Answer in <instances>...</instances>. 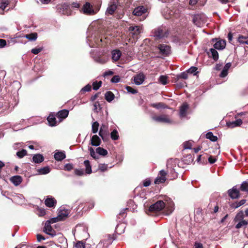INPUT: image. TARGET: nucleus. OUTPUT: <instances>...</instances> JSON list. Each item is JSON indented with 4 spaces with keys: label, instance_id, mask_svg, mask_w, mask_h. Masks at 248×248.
<instances>
[{
    "label": "nucleus",
    "instance_id": "obj_43",
    "mask_svg": "<svg viewBox=\"0 0 248 248\" xmlns=\"http://www.w3.org/2000/svg\"><path fill=\"white\" fill-rule=\"evenodd\" d=\"M239 222L236 225V228L239 229L244 226H246L248 224V221L245 220H239Z\"/></svg>",
    "mask_w": 248,
    "mask_h": 248
},
{
    "label": "nucleus",
    "instance_id": "obj_4",
    "mask_svg": "<svg viewBox=\"0 0 248 248\" xmlns=\"http://www.w3.org/2000/svg\"><path fill=\"white\" fill-rule=\"evenodd\" d=\"M57 11L59 13L64 15H70L71 11L69 5L66 3L60 4L56 6Z\"/></svg>",
    "mask_w": 248,
    "mask_h": 248
},
{
    "label": "nucleus",
    "instance_id": "obj_21",
    "mask_svg": "<svg viewBox=\"0 0 248 248\" xmlns=\"http://www.w3.org/2000/svg\"><path fill=\"white\" fill-rule=\"evenodd\" d=\"M226 42L224 40H219L217 41L214 45V47L215 49H222L225 48Z\"/></svg>",
    "mask_w": 248,
    "mask_h": 248
},
{
    "label": "nucleus",
    "instance_id": "obj_57",
    "mask_svg": "<svg viewBox=\"0 0 248 248\" xmlns=\"http://www.w3.org/2000/svg\"><path fill=\"white\" fill-rule=\"evenodd\" d=\"M75 173L77 175L81 176L84 174V172L82 170H76Z\"/></svg>",
    "mask_w": 248,
    "mask_h": 248
},
{
    "label": "nucleus",
    "instance_id": "obj_14",
    "mask_svg": "<svg viewBox=\"0 0 248 248\" xmlns=\"http://www.w3.org/2000/svg\"><path fill=\"white\" fill-rule=\"evenodd\" d=\"M145 79V76L142 73L137 75L134 78V83L138 85L141 84Z\"/></svg>",
    "mask_w": 248,
    "mask_h": 248
},
{
    "label": "nucleus",
    "instance_id": "obj_24",
    "mask_svg": "<svg viewBox=\"0 0 248 248\" xmlns=\"http://www.w3.org/2000/svg\"><path fill=\"white\" fill-rule=\"evenodd\" d=\"M112 59L114 61H117L119 60L121 56V52L119 50H114L112 51Z\"/></svg>",
    "mask_w": 248,
    "mask_h": 248
},
{
    "label": "nucleus",
    "instance_id": "obj_17",
    "mask_svg": "<svg viewBox=\"0 0 248 248\" xmlns=\"http://www.w3.org/2000/svg\"><path fill=\"white\" fill-rule=\"evenodd\" d=\"M242 124V120L239 119L236 121L228 122L227 123V125L229 127L234 128L236 126H240Z\"/></svg>",
    "mask_w": 248,
    "mask_h": 248
},
{
    "label": "nucleus",
    "instance_id": "obj_33",
    "mask_svg": "<svg viewBox=\"0 0 248 248\" xmlns=\"http://www.w3.org/2000/svg\"><path fill=\"white\" fill-rule=\"evenodd\" d=\"M206 138L212 141H216L217 140V137L213 135L211 132H209L206 134Z\"/></svg>",
    "mask_w": 248,
    "mask_h": 248
},
{
    "label": "nucleus",
    "instance_id": "obj_36",
    "mask_svg": "<svg viewBox=\"0 0 248 248\" xmlns=\"http://www.w3.org/2000/svg\"><path fill=\"white\" fill-rule=\"evenodd\" d=\"M238 41L241 44L248 45V37L240 36L238 37Z\"/></svg>",
    "mask_w": 248,
    "mask_h": 248
},
{
    "label": "nucleus",
    "instance_id": "obj_9",
    "mask_svg": "<svg viewBox=\"0 0 248 248\" xmlns=\"http://www.w3.org/2000/svg\"><path fill=\"white\" fill-rule=\"evenodd\" d=\"M166 175L167 172L164 170H161L155 180V184H160L164 183L166 180Z\"/></svg>",
    "mask_w": 248,
    "mask_h": 248
},
{
    "label": "nucleus",
    "instance_id": "obj_47",
    "mask_svg": "<svg viewBox=\"0 0 248 248\" xmlns=\"http://www.w3.org/2000/svg\"><path fill=\"white\" fill-rule=\"evenodd\" d=\"M178 78L187 79L188 78L187 73L183 72L177 76Z\"/></svg>",
    "mask_w": 248,
    "mask_h": 248
},
{
    "label": "nucleus",
    "instance_id": "obj_13",
    "mask_svg": "<svg viewBox=\"0 0 248 248\" xmlns=\"http://www.w3.org/2000/svg\"><path fill=\"white\" fill-rule=\"evenodd\" d=\"M147 12V9L143 6H138L135 8L133 12L134 15L136 16H141L143 14Z\"/></svg>",
    "mask_w": 248,
    "mask_h": 248
},
{
    "label": "nucleus",
    "instance_id": "obj_6",
    "mask_svg": "<svg viewBox=\"0 0 248 248\" xmlns=\"http://www.w3.org/2000/svg\"><path fill=\"white\" fill-rule=\"evenodd\" d=\"M99 135L101 137L103 141H107L109 137V132L108 125L102 124L100 127Z\"/></svg>",
    "mask_w": 248,
    "mask_h": 248
},
{
    "label": "nucleus",
    "instance_id": "obj_54",
    "mask_svg": "<svg viewBox=\"0 0 248 248\" xmlns=\"http://www.w3.org/2000/svg\"><path fill=\"white\" fill-rule=\"evenodd\" d=\"M73 169V165L71 164H66L64 167V169L65 170L69 171Z\"/></svg>",
    "mask_w": 248,
    "mask_h": 248
},
{
    "label": "nucleus",
    "instance_id": "obj_60",
    "mask_svg": "<svg viewBox=\"0 0 248 248\" xmlns=\"http://www.w3.org/2000/svg\"><path fill=\"white\" fill-rule=\"evenodd\" d=\"M217 160V159L215 158H214L212 156H210L208 158V161L210 163L213 164Z\"/></svg>",
    "mask_w": 248,
    "mask_h": 248
},
{
    "label": "nucleus",
    "instance_id": "obj_40",
    "mask_svg": "<svg viewBox=\"0 0 248 248\" xmlns=\"http://www.w3.org/2000/svg\"><path fill=\"white\" fill-rule=\"evenodd\" d=\"M242 191H244L248 193V183L244 182L242 183L240 188Z\"/></svg>",
    "mask_w": 248,
    "mask_h": 248
},
{
    "label": "nucleus",
    "instance_id": "obj_50",
    "mask_svg": "<svg viewBox=\"0 0 248 248\" xmlns=\"http://www.w3.org/2000/svg\"><path fill=\"white\" fill-rule=\"evenodd\" d=\"M42 49H43V48H42V47H39V48L35 47V48L32 49L31 50V53H32L34 54H37L39 52H40L42 50Z\"/></svg>",
    "mask_w": 248,
    "mask_h": 248
},
{
    "label": "nucleus",
    "instance_id": "obj_20",
    "mask_svg": "<svg viewBox=\"0 0 248 248\" xmlns=\"http://www.w3.org/2000/svg\"><path fill=\"white\" fill-rule=\"evenodd\" d=\"M232 64L231 62H228L226 63L224 66L220 74V77L221 78H224L226 77L228 74V71L229 68L231 67Z\"/></svg>",
    "mask_w": 248,
    "mask_h": 248
},
{
    "label": "nucleus",
    "instance_id": "obj_51",
    "mask_svg": "<svg viewBox=\"0 0 248 248\" xmlns=\"http://www.w3.org/2000/svg\"><path fill=\"white\" fill-rule=\"evenodd\" d=\"M91 90V86L90 84H88L86 85L84 87H83L81 91L83 92H89Z\"/></svg>",
    "mask_w": 248,
    "mask_h": 248
},
{
    "label": "nucleus",
    "instance_id": "obj_52",
    "mask_svg": "<svg viewBox=\"0 0 248 248\" xmlns=\"http://www.w3.org/2000/svg\"><path fill=\"white\" fill-rule=\"evenodd\" d=\"M75 247L76 248H85V245L81 241H78L76 243Z\"/></svg>",
    "mask_w": 248,
    "mask_h": 248
},
{
    "label": "nucleus",
    "instance_id": "obj_37",
    "mask_svg": "<svg viewBox=\"0 0 248 248\" xmlns=\"http://www.w3.org/2000/svg\"><path fill=\"white\" fill-rule=\"evenodd\" d=\"M96 151L97 153L100 155L105 156L108 154V151L106 149L101 147H98Z\"/></svg>",
    "mask_w": 248,
    "mask_h": 248
},
{
    "label": "nucleus",
    "instance_id": "obj_29",
    "mask_svg": "<svg viewBox=\"0 0 248 248\" xmlns=\"http://www.w3.org/2000/svg\"><path fill=\"white\" fill-rule=\"evenodd\" d=\"M47 120L49 123V124L50 126H55L56 125V120L55 117L53 115H49L47 118Z\"/></svg>",
    "mask_w": 248,
    "mask_h": 248
},
{
    "label": "nucleus",
    "instance_id": "obj_45",
    "mask_svg": "<svg viewBox=\"0 0 248 248\" xmlns=\"http://www.w3.org/2000/svg\"><path fill=\"white\" fill-rule=\"evenodd\" d=\"M8 4V3L7 1L5 0H1L0 1V8L3 10Z\"/></svg>",
    "mask_w": 248,
    "mask_h": 248
},
{
    "label": "nucleus",
    "instance_id": "obj_23",
    "mask_svg": "<svg viewBox=\"0 0 248 248\" xmlns=\"http://www.w3.org/2000/svg\"><path fill=\"white\" fill-rule=\"evenodd\" d=\"M68 113H69L68 110H67L66 109H63V110L59 111L58 112L57 115V117L59 119H61L62 120L63 119L66 118L68 116Z\"/></svg>",
    "mask_w": 248,
    "mask_h": 248
},
{
    "label": "nucleus",
    "instance_id": "obj_41",
    "mask_svg": "<svg viewBox=\"0 0 248 248\" xmlns=\"http://www.w3.org/2000/svg\"><path fill=\"white\" fill-rule=\"evenodd\" d=\"M244 217V212L243 211L239 212L235 216L234 220L235 221L243 220Z\"/></svg>",
    "mask_w": 248,
    "mask_h": 248
},
{
    "label": "nucleus",
    "instance_id": "obj_16",
    "mask_svg": "<svg viewBox=\"0 0 248 248\" xmlns=\"http://www.w3.org/2000/svg\"><path fill=\"white\" fill-rule=\"evenodd\" d=\"M91 142L93 146H98L101 143V140L97 135H95L92 137Z\"/></svg>",
    "mask_w": 248,
    "mask_h": 248
},
{
    "label": "nucleus",
    "instance_id": "obj_12",
    "mask_svg": "<svg viewBox=\"0 0 248 248\" xmlns=\"http://www.w3.org/2000/svg\"><path fill=\"white\" fill-rule=\"evenodd\" d=\"M228 194L232 199H237L239 197V190L236 186H233L232 189L228 190Z\"/></svg>",
    "mask_w": 248,
    "mask_h": 248
},
{
    "label": "nucleus",
    "instance_id": "obj_59",
    "mask_svg": "<svg viewBox=\"0 0 248 248\" xmlns=\"http://www.w3.org/2000/svg\"><path fill=\"white\" fill-rule=\"evenodd\" d=\"M246 200H241L239 202H238V203H237V205L236 206H235V208H237L243 204H245V203L246 202Z\"/></svg>",
    "mask_w": 248,
    "mask_h": 248
},
{
    "label": "nucleus",
    "instance_id": "obj_56",
    "mask_svg": "<svg viewBox=\"0 0 248 248\" xmlns=\"http://www.w3.org/2000/svg\"><path fill=\"white\" fill-rule=\"evenodd\" d=\"M194 248H203V247L202 243L196 242L194 245Z\"/></svg>",
    "mask_w": 248,
    "mask_h": 248
},
{
    "label": "nucleus",
    "instance_id": "obj_15",
    "mask_svg": "<svg viewBox=\"0 0 248 248\" xmlns=\"http://www.w3.org/2000/svg\"><path fill=\"white\" fill-rule=\"evenodd\" d=\"M188 108V105L187 103H184L180 108V116L184 118L186 116L187 110Z\"/></svg>",
    "mask_w": 248,
    "mask_h": 248
},
{
    "label": "nucleus",
    "instance_id": "obj_64",
    "mask_svg": "<svg viewBox=\"0 0 248 248\" xmlns=\"http://www.w3.org/2000/svg\"><path fill=\"white\" fill-rule=\"evenodd\" d=\"M22 146V144L21 143H16L14 145V148L15 149H17L19 147H21Z\"/></svg>",
    "mask_w": 248,
    "mask_h": 248
},
{
    "label": "nucleus",
    "instance_id": "obj_61",
    "mask_svg": "<svg viewBox=\"0 0 248 248\" xmlns=\"http://www.w3.org/2000/svg\"><path fill=\"white\" fill-rule=\"evenodd\" d=\"M6 45V42L5 40L0 39V47H3Z\"/></svg>",
    "mask_w": 248,
    "mask_h": 248
},
{
    "label": "nucleus",
    "instance_id": "obj_26",
    "mask_svg": "<svg viewBox=\"0 0 248 248\" xmlns=\"http://www.w3.org/2000/svg\"><path fill=\"white\" fill-rule=\"evenodd\" d=\"M55 159L57 161H61L65 158V155L62 152L56 153L54 155Z\"/></svg>",
    "mask_w": 248,
    "mask_h": 248
},
{
    "label": "nucleus",
    "instance_id": "obj_31",
    "mask_svg": "<svg viewBox=\"0 0 248 248\" xmlns=\"http://www.w3.org/2000/svg\"><path fill=\"white\" fill-rule=\"evenodd\" d=\"M158 81L162 85H166L168 83V77L166 76H160L158 78Z\"/></svg>",
    "mask_w": 248,
    "mask_h": 248
},
{
    "label": "nucleus",
    "instance_id": "obj_2",
    "mask_svg": "<svg viewBox=\"0 0 248 248\" xmlns=\"http://www.w3.org/2000/svg\"><path fill=\"white\" fill-rule=\"evenodd\" d=\"M206 17L203 14H197L193 17V22L198 27H201L206 22Z\"/></svg>",
    "mask_w": 248,
    "mask_h": 248
},
{
    "label": "nucleus",
    "instance_id": "obj_25",
    "mask_svg": "<svg viewBox=\"0 0 248 248\" xmlns=\"http://www.w3.org/2000/svg\"><path fill=\"white\" fill-rule=\"evenodd\" d=\"M208 54L210 56H211L215 61H217L218 59V54L215 48H211Z\"/></svg>",
    "mask_w": 248,
    "mask_h": 248
},
{
    "label": "nucleus",
    "instance_id": "obj_32",
    "mask_svg": "<svg viewBox=\"0 0 248 248\" xmlns=\"http://www.w3.org/2000/svg\"><path fill=\"white\" fill-rule=\"evenodd\" d=\"M25 37L31 41H35L37 38V34L36 33H32L26 34Z\"/></svg>",
    "mask_w": 248,
    "mask_h": 248
},
{
    "label": "nucleus",
    "instance_id": "obj_27",
    "mask_svg": "<svg viewBox=\"0 0 248 248\" xmlns=\"http://www.w3.org/2000/svg\"><path fill=\"white\" fill-rule=\"evenodd\" d=\"M105 99L108 102L112 101L114 98V94L110 91L107 92L105 94Z\"/></svg>",
    "mask_w": 248,
    "mask_h": 248
},
{
    "label": "nucleus",
    "instance_id": "obj_30",
    "mask_svg": "<svg viewBox=\"0 0 248 248\" xmlns=\"http://www.w3.org/2000/svg\"><path fill=\"white\" fill-rule=\"evenodd\" d=\"M84 164L86 167V172L87 174L91 173L92 168L90 165V161L88 160H86L84 161Z\"/></svg>",
    "mask_w": 248,
    "mask_h": 248
},
{
    "label": "nucleus",
    "instance_id": "obj_35",
    "mask_svg": "<svg viewBox=\"0 0 248 248\" xmlns=\"http://www.w3.org/2000/svg\"><path fill=\"white\" fill-rule=\"evenodd\" d=\"M50 171V169L48 167H45L41 168L38 170V172L41 174H46L48 173Z\"/></svg>",
    "mask_w": 248,
    "mask_h": 248
},
{
    "label": "nucleus",
    "instance_id": "obj_44",
    "mask_svg": "<svg viewBox=\"0 0 248 248\" xmlns=\"http://www.w3.org/2000/svg\"><path fill=\"white\" fill-rule=\"evenodd\" d=\"M102 83L101 81L93 82V89L94 90H97L101 87Z\"/></svg>",
    "mask_w": 248,
    "mask_h": 248
},
{
    "label": "nucleus",
    "instance_id": "obj_42",
    "mask_svg": "<svg viewBox=\"0 0 248 248\" xmlns=\"http://www.w3.org/2000/svg\"><path fill=\"white\" fill-rule=\"evenodd\" d=\"M27 154V151L25 149H22V150L17 152L16 153V155L19 158H21L25 156Z\"/></svg>",
    "mask_w": 248,
    "mask_h": 248
},
{
    "label": "nucleus",
    "instance_id": "obj_10",
    "mask_svg": "<svg viewBox=\"0 0 248 248\" xmlns=\"http://www.w3.org/2000/svg\"><path fill=\"white\" fill-rule=\"evenodd\" d=\"M68 210H60L59 212L58 216L57 217L53 218L51 222L52 223L56 222L58 221L62 220L68 215Z\"/></svg>",
    "mask_w": 248,
    "mask_h": 248
},
{
    "label": "nucleus",
    "instance_id": "obj_46",
    "mask_svg": "<svg viewBox=\"0 0 248 248\" xmlns=\"http://www.w3.org/2000/svg\"><path fill=\"white\" fill-rule=\"evenodd\" d=\"M184 147L186 149H190L192 147V141H188L184 143Z\"/></svg>",
    "mask_w": 248,
    "mask_h": 248
},
{
    "label": "nucleus",
    "instance_id": "obj_62",
    "mask_svg": "<svg viewBox=\"0 0 248 248\" xmlns=\"http://www.w3.org/2000/svg\"><path fill=\"white\" fill-rule=\"evenodd\" d=\"M151 184V181L149 180H145L143 182V186L145 187L148 186Z\"/></svg>",
    "mask_w": 248,
    "mask_h": 248
},
{
    "label": "nucleus",
    "instance_id": "obj_11",
    "mask_svg": "<svg viewBox=\"0 0 248 248\" xmlns=\"http://www.w3.org/2000/svg\"><path fill=\"white\" fill-rule=\"evenodd\" d=\"M158 48L160 53L164 56H168L170 53V48L169 46L161 44L158 46Z\"/></svg>",
    "mask_w": 248,
    "mask_h": 248
},
{
    "label": "nucleus",
    "instance_id": "obj_22",
    "mask_svg": "<svg viewBox=\"0 0 248 248\" xmlns=\"http://www.w3.org/2000/svg\"><path fill=\"white\" fill-rule=\"evenodd\" d=\"M129 30L134 35H138L141 32V28L139 26H130L129 28Z\"/></svg>",
    "mask_w": 248,
    "mask_h": 248
},
{
    "label": "nucleus",
    "instance_id": "obj_55",
    "mask_svg": "<svg viewBox=\"0 0 248 248\" xmlns=\"http://www.w3.org/2000/svg\"><path fill=\"white\" fill-rule=\"evenodd\" d=\"M152 106L154 108L159 109L160 108H163L164 104L161 103H159L156 104H153L152 105Z\"/></svg>",
    "mask_w": 248,
    "mask_h": 248
},
{
    "label": "nucleus",
    "instance_id": "obj_39",
    "mask_svg": "<svg viewBox=\"0 0 248 248\" xmlns=\"http://www.w3.org/2000/svg\"><path fill=\"white\" fill-rule=\"evenodd\" d=\"M50 222H46L45 224L44 229H45L46 232L48 234H50V232L52 231V228L50 225Z\"/></svg>",
    "mask_w": 248,
    "mask_h": 248
},
{
    "label": "nucleus",
    "instance_id": "obj_19",
    "mask_svg": "<svg viewBox=\"0 0 248 248\" xmlns=\"http://www.w3.org/2000/svg\"><path fill=\"white\" fill-rule=\"evenodd\" d=\"M56 200L53 198H47L45 200V204L49 207H53L56 204Z\"/></svg>",
    "mask_w": 248,
    "mask_h": 248
},
{
    "label": "nucleus",
    "instance_id": "obj_63",
    "mask_svg": "<svg viewBox=\"0 0 248 248\" xmlns=\"http://www.w3.org/2000/svg\"><path fill=\"white\" fill-rule=\"evenodd\" d=\"M71 7L72 8H79L80 7V5L78 3L73 2L72 3Z\"/></svg>",
    "mask_w": 248,
    "mask_h": 248
},
{
    "label": "nucleus",
    "instance_id": "obj_5",
    "mask_svg": "<svg viewBox=\"0 0 248 248\" xmlns=\"http://www.w3.org/2000/svg\"><path fill=\"white\" fill-rule=\"evenodd\" d=\"M80 11L82 13L87 15H93L96 13L93 5L88 2H86L84 4L82 8L80 10Z\"/></svg>",
    "mask_w": 248,
    "mask_h": 248
},
{
    "label": "nucleus",
    "instance_id": "obj_8",
    "mask_svg": "<svg viewBox=\"0 0 248 248\" xmlns=\"http://www.w3.org/2000/svg\"><path fill=\"white\" fill-rule=\"evenodd\" d=\"M119 0H111L106 11V14L112 15L117 9Z\"/></svg>",
    "mask_w": 248,
    "mask_h": 248
},
{
    "label": "nucleus",
    "instance_id": "obj_28",
    "mask_svg": "<svg viewBox=\"0 0 248 248\" xmlns=\"http://www.w3.org/2000/svg\"><path fill=\"white\" fill-rule=\"evenodd\" d=\"M32 159L35 163H39L43 161L44 157L40 154H37L33 156Z\"/></svg>",
    "mask_w": 248,
    "mask_h": 248
},
{
    "label": "nucleus",
    "instance_id": "obj_1",
    "mask_svg": "<svg viewBox=\"0 0 248 248\" xmlns=\"http://www.w3.org/2000/svg\"><path fill=\"white\" fill-rule=\"evenodd\" d=\"M165 208V214L167 215L170 214L174 210V203L169 198H166L164 201L159 200L154 204H152L148 210L150 213H157Z\"/></svg>",
    "mask_w": 248,
    "mask_h": 248
},
{
    "label": "nucleus",
    "instance_id": "obj_48",
    "mask_svg": "<svg viewBox=\"0 0 248 248\" xmlns=\"http://www.w3.org/2000/svg\"><path fill=\"white\" fill-rule=\"evenodd\" d=\"M126 91L132 94H135L137 93V91L130 86H126L125 88Z\"/></svg>",
    "mask_w": 248,
    "mask_h": 248
},
{
    "label": "nucleus",
    "instance_id": "obj_7",
    "mask_svg": "<svg viewBox=\"0 0 248 248\" xmlns=\"http://www.w3.org/2000/svg\"><path fill=\"white\" fill-rule=\"evenodd\" d=\"M152 119L157 122L166 124H172V121L167 115H160L159 116H154Z\"/></svg>",
    "mask_w": 248,
    "mask_h": 248
},
{
    "label": "nucleus",
    "instance_id": "obj_18",
    "mask_svg": "<svg viewBox=\"0 0 248 248\" xmlns=\"http://www.w3.org/2000/svg\"><path fill=\"white\" fill-rule=\"evenodd\" d=\"M11 181L16 186H18L22 181V178L21 176L19 175H16L10 178Z\"/></svg>",
    "mask_w": 248,
    "mask_h": 248
},
{
    "label": "nucleus",
    "instance_id": "obj_49",
    "mask_svg": "<svg viewBox=\"0 0 248 248\" xmlns=\"http://www.w3.org/2000/svg\"><path fill=\"white\" fill-rule=\"evenodd\" d=\"M197 69V68L196 67H191L187 70V73L193 74L194 75H196V71Z\"/></svg>",
    "mask_w": 248,
    "mask_h": 248
},
{
    "label": "nucleus",
    "instance_id": "obj_34",
    "mask_svg": "<svg viewBox=\"0 0 248 248\" xmlns=\"http://www.w3.org/2000/svg\"><path fill=\"white\" fill-rule=\"evenodd\" d=\"M110 137L112 140H118L119 136L117 130H113L110 133Z\"/></svg>",
    "mask_w": 248,
    "mask_h": 248
},
{
    "label": "nucleus",
    "instance_id": "obj_53",
    "mask_svg": "<svg viewBox=\"0 0 248 248\" xmlns=\"http://www.w3.org/2000/svg\"><path fill=\"white\" fill-rule=\"evenodd\" d=\"M120 80V78L118 76H114L111 79V81L113 83H118Z\"/></svg>",
    "mask_w": 248,
    "mask_h": 248
},
{
    "label": "nucleus",
    "instance_id": "obj_38",
    "mask_svg": "<svg viewBox=\"0 0 248 248\" xmlns=\"http://www.w3.org/2000/svg\"><path fill=\"white\" fill-rule=\"evenodd\" d=\"M99 124L97 122H94L92 125V131L93 133H96L98 130Z\"/></svg>",
    "mask_w": 248,
    "mask_h": 248
},
{
    "label": "nucleus",
    "instance_id": "obj_58",
    "mask_svg": "<svg viewBox=\"0 0 248 248\" xmlns=\"http://www.w3.org/2000/svg\"><path fill=\"white\" fill-rule=\"evenodd\" d=\"M89 150L90 151V154H91V156L92 157H93V158H95V155L96 154H95V151H94V149L93 148L90 147V148H89Z\"/></svg>",
    "mask_w": 248,
    "mask_h": 248
},
{
    "label": "nucleus",
    "instance_id": "obj_3",
    "mask_svg": "<svg viewBox=\"0 0 248 248\" xmlns=\"http://www.w3.org/2000/svg\"><path fill=\"white\" fill-rule=\"evenodd\" d=\"M169 34L168 29L163 26L159 27L154 31V36L157 39L167 37Z\"/></svg>",
    "mask_w": 248,
    "mask_h": 248
}]
</instances>
